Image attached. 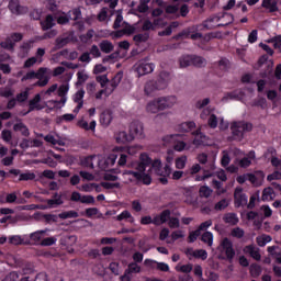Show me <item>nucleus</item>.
<instances>
[{
    "label": "nucleus",
    "instance_id": "nucleus-61",
    "mask_svg": "<svg viewBox=\"0 0 281 281\" xmlns=\"http://www.w3.org/2000/svg\"><path fill=\"white\" fill-rule=\"evenodd\" d=\"M10 245H23V238L19 235H13L9 237Z\"/></svg>",
    "mask_w": 281,
    "mask_h": 281
},
{
    "label": "nucleus",
    "instance_id": "nucleus-29",
    "mask_svg": "<svg viewBox=\"0 0 281 281\" xmlns=\"http://www.w3.org/2000/svg\"><path fill=\"white\" fill-rule=\"evenodd\" d=\"M249 273L251 278H260L262 274V267L258 263H251L249 267Z\"/></svg>",
    "mask_w": 281,
    "mask_h": 281
},
{
    "label": "nucleus",
    "instance_id": "nucleus-35",
    "mask_svg": "<svg viewBox=\"0 0 281 281\" xmlns=\"http://www.w3.org/2000/svg\"><path fill=\"white\" fill-rule=\"evenodd\" d=\"M148 113H157L158 111H161V108H159V101L157 99H154L149 103H147L146 106Z\"/></svg>",
    "mask_w": 281,
    "mask_h": 281
},
{
    "label": "nucleus",
    "instance_id": "nucleus-26",
    "mask_svg": "<svg viewBox=\"0 0 281 281\" xmlns=\"http://www.w3.org/2000/svg\"><path fill=\"white\" fill-rule=\"evenodd\" d=\"M115 139L117 144H128V142H133V136L123 131L116 134Z\"/></svg>",
    "mask_w": 281,
    "mask_h": 281
},
{
    "label": "nucleus",
    "instance_id": "nucleus-38",
    "mask_svg": "<svg viewBox=\"0 0 281 281\" xmlns=\"http://www.w3.org/2000/svg\"><path fill=\"white\" fill-rule=\"evenodd\" d=\"M201 240L202 243H205L206 245H209V247H212L214 243V235L212 234V232H205L202 234Z\"/></svg>",
    "mask_w": 281,
    "mask_h": 281
},
{
    "label": "nucleus",
    "instance_id": "nucleus-9",
    "mask_svg": "<svg viewBox=\"0 0 281 281\" xmlns=\"http://www.w3.org/2000/svg\"><path fill=\"white\" fill-rule=\"evenodd\" d=\"M160 111H166V109H172L173 104H177V97H159L157 98Z\"/></svg>",
    "mask_w": 281,
    "mask_h": 281
},
{
    "label": "nucleus",
    "instance_id": "nucleus-49",
    "mask_svg": "<svg viewBox=\"0 0 281 281\" xmlns=\"http://www.w3.org/2000/svg\"><path fill=\"white\" fill-rule=\"evenodd\" d=\"M217 67L222 71H227V69H229V59H227V58L220 59V61L217 63Z\"/></svg>",
    "mask_w": 281,
    "mask_h": 281
},
{
    "label": "nucleus",
    "instance_id": "nucleus-13",
    "mask_svg": "<svg viewBox=\"0 0 281 281\" xmlns=\"http://www.w3.org/2000/svg\"><path fill=\"white\" fill-rule=\"evenodd\" d=\"M244 254H249L250 258L259 262L262 259V255H260V248H256V245L250 244L244 247Z\"/></svg>",
    "mask_w": 281,
    "mask_h": 281
},
{
    "label": "nucleus",
    "instance_id": "nucleus-57",
    "mask_svg": "<svg viewBox=\"0 0 281 281\" xmlns=\"http://www.w3.org/2000/svg\"><path fill=\"white\" fill-rule=\"evenodd\" d=\"M34 43H36V40H30L27 42L22 43L21 50L22 52H30L33 47Z\"/></svg>",
    "mask_w": 281,
    "mask_h": 281
},
{
    "label": "nucleus",
    "instance_id": "nucleus-60",
    "mask_svg": "<svg viewBox=\"0 0 281 281\" xmlns=\"http://www.w3.org/2000/svg\"><path fill=\"white\" fill-rule=\"evenodd\" d=\"M93 30H89L86 34L80 35L81 43H88L93 38Z\"/></svg>",
    "mask_w": 281,
    "mask_h": 281
},
{
    "label": "nucleus",
    "instance_id": "nucleus-24",
    "mask_svg": "<svg viewBox=\"0 0 281 281\" xmlns=\"http://www.w3.org/2000/svg\"><path fill=\"white\" fill-rule=\"evenodd\" d=\"M13 131L15 133H21L23 137H27L30 135V128L23 122H18L13 125Z\"/></svg>",
    "mask_w": 281,
    "mask_h": 281
},
{
    "label": "nucleus",
    "instance_id": "nucleus-33",
    "mask_svg": "<svg viewBox=\"0 0 281 281\" xmlns=\"http://www.w3.org/2000/svg\"><path fill=\"white\" fill-rule=\"evenodd\" d=\"M78 126H80V128H83V131H95L97 123L95 121H91L89 124V122L81 120L78 122Z\"/></svg>",
    "mask_w": 281,
    "mask_h": 281
},
{
    "label": "nucleus",
    "instance_id": "nucleus-64",
    "mask_svg": "<svg viewBox=\"0 0 281 281\" xmlns=\"http://www.w3.org/2000/svg\"><path fill=\"white\" fill-rule=\"evenodd\" d=\"M19 280V272L12 271L9 274H7L2 281H16Z\"/></svg>",
    "mask_w": 281,
    "mask_h": 281
},
{
    "label": "nucleus",
    "instance_id": "nucleus-41",
    "mask_svg": "<svg viewBox=\"0 0 281 281\" xmlns=\"http://www.w3.org/2000/svg\"><path fill=\"white\" fill-rule=\"evenodd\" d=\"M192 56V66L193 67H205V58L196 55Z\"/></svg>",
    "mask_w": 281,
    "mask_h": 281
},
{
    "label": "nucleus",
    "instance_id": "nucleus-19",
    "mask_svg": "<svg viewBox=\"0 0 281 281\" xmlns=\"http://www.w3.org/2000/svg\"><path fill=\"white\" fill-rule=\"evenodd\" d=\"M40 25L43 32H47V30H52V27H56V20H54V15L47 14L45 20L40 22Z\"/></svg>",
    "mask_w": 281,
    "mask_h": 281
},
{
    "label": "nucleus",
    "instance_id": "nucleus-5",
    "mask_svg": "<svg viewBox=\"0 0 281 281\" xmlns=\"http://www.w3.org/2000/svg\"><path fill=\"white\" fill-rule=\"evenodd\" d=\"M47 68H38L37 71H35V79L37 80L33 87H47L49 83V77L46 76Z\"/></svg>",
    "mask_w": 281,
    "mask_h": 281
},
{
    "label": "nucleus",
    "instance_id": "nucleus-37",
    "mask_svg": "<svg viewBox=\"0 0 281 281\" xmlns=\"http://www.w3.org/2000/svg\"><path fill=\"white\" fill-rule=\"evenodd\" d=\"M179 63L182 69L186 67H192V55H183L180 57Z\"/></svg>",
    "mask_w": 281,
    "mask_h": 281
},
{
    "label": "nucleus",
    "instance_id": "nucleus-17",
    "mask_svg": "<svg viewBox=\"0 0 281 281\" xmlns=\"http://www.w3.org/2000/svg\"><path fill=\"white\" fill-rule=\"evenodd\" d=\"M154 265H157L156 269H158V271H164L165 273H168V271H170V266H168V263L166 262H157L153 259H145L144 265L146 267H153Z\"/></svg>",
    "mask_w": 281,
    "mask_h": 281
},
{
    "label": "nucleus",
    "instance_id": "nucleus-27",
    "mask_svg": "<svg viewBox=\"0 0 281 281\" xmlns=\"http://www.w3.org/2000/svg\"><path fill=\"white\" fill-rule=\"evenodd\" d=\"M223 221L227 225H238V223H239V218H238V215L236 213H226V214H224Z\"/></svg>",
    "mask_w": 281,
    "mask_h": 281
},
{
    "label": "nucleus",
    "instance_id": "nucleus-22",
    "mask_svg": "<svg viewBox=\"0 0 281 281\" xmlns=\"http://www.w3.org/2000/svg\"><path fill=\"white\" fill-rule=\"evenodd\" d=\"M196 128V123L194 121L183 122L178 125L179 133H192Z\"/></svg>",
    "mask_w": 281,
    "mask_h": 281
},
{
    "label": "nucleus",
    "instance_id": "nucleus-4",
    "mask_svg": "<svg viewBox=\"0 0 281 281\" xmlns=\"http://www.w3.org/2000/svg\"><path fill=\"white\" fill-rule=\"evenodd\" d=\"M130 136L133 139H144V124L139 121H134L130 124Z\"/></svg>",
    "mask_w": 281,
    "mask_h": 281
},
{
    "label": "nucleus",
    "instance_id": "nucleus-53",
    "mask_svg": "<svg viewBox=\"0 0 281 281\" xmlns=\"http://www.w3.org/2000/svg\"><path fill=\"white\" fill-rule=\"evenodd\" d=\"M27 98H30V92L27 90L20 92L15 97L16 102H26Z\"/></svg>",
    "mask_w": 281,
    "mask_h": 281
},
{
    "label": "nucleus",
    "instance_id": "nucleus-55",
    "mask_svg": "<svg viewBox=\"0 0 281 281\" xmlns=\"http://www.w3.org/2000/svg\"><path fill=\"white\" fill-rule=\"evenodd\" d=\"M122 78H124V74L122 71H119L114 78L112 79V87L113 89L117 88V85L122 82Z\"/></svg>",
    "mask_w": 281,
    "mask_h": 281
},
{
    "label": "nucleus",
    "instance_id": "nucleus-58",
    "mask_svg": "<svg viewBox=\"0 0 281 281\" xmlns=\"http://www.w3.org/2000/svg\"><path fill=\"white\" fill-rule=\"evenodd\" d=\"M42 247H52V245H56L55 237H46L41 241Z\"/></svg>",
    "mask_w": 281,
    "mask_h": 281
},
{
    "label": "nucleus",
    "instance_id": "nucleus-56",
    "mask_svg": "<svg viewBox=\"0 0 281 281\" xmlns=\"http://www.w3.org/2000/svg\"><path fill=\"white\" fill-rule=\"evenodd\" d=\"M199 236H201L199 228H196L193 232H190L188 236V243H196V238H199Z\"/></svg>",
    "mask_w": 281,
    "mask_h": 281
},
{
    "label": "nucleus",
    "instance_id": "nucleus-6",
    "mask_svg": "<svg viewBox=\"0 0 281 281\" xmlns=\"http://www.w3.org/2000/svg\"><path fill=\"white\" fill-rule=\"evenodd\" d=\"M69 43H74V34L69 32L64 33L55 40V49H63V47H67Z\"/></svg>",
    "mask_w": 281,
    "mask_h": 281
},
{
    "label": "nucleus",
    "instance_id": "nucleus-10",
    "mask_svg": "<svg viewBox=\"0 0 281 281\" xmlns=\"http://www.w3.org/2000/svg\"><path fill=\"white\" fill-rule=\"evenodd\" d=\"M153 71H155V64L153 63L139 61L136 66V72L138 74V77L153 74Z\"/></svg>",
    "mask_w": 281,
    "mask_h": 281
},
{
    "label": "nucleus",
    "instance_id": "nucleus-8",
    "mask_svg": "<svg viewBox=\"0 0 281 281\" xmlns=\"http://www.w3.org/2000/svg\"><path fill=\"white\" fill-rule=\"evenodd\" d=\"M151 168L155 171V175H172V168H170V165H166L164 168L161 167V160L156 159V160H151L150 164Z\"/></svg>",
    "mask_w": 281,
    "mask_h": 281
},
{
    "label": "nucleus",
    "instance_id": "nucleus-59",
    "mask_svg": "<svg viewBox=\"0 0 281 281\" xmlns=\"http://www.w3.org/2000/svg\"><path fill=\"white\" fill-rule=\"evenodd\" d=\"M268 43H272L274 49H280L281 48V35L274 36L270 40H268Z\"/></svg>",
    "mask_w": 281,
    "mask_h": 281
},
{
    "label": "nucleus",
    "instance_id": "nucleus-52",
    "mask_svg": "<svg viewBox=\"0 0 281 281\" xmlns=\"http://www.w3.org/2000/svg\"><path fill=\"white\" fill-rule=\"evenodd\" d=\"M15 45L16 44L10 37H8L4 42L1 43V47H3L4 49H9V50L14 49Z\"/></svg>",
    "mask_w": 281,
    "mask_h": 281
},
{
    "label": "nucleus",
    "instance_id": "nucleus-50",
    "mask_svg": "<svg viewBox=\"0 0 281 281\" xmlns=\"http://www.w3.org/2000/svg\"><path fill=\"white\" fill-rule=\"evenodd\" d=\"M193 258H200V260H207V250L205 249H196Z\"/></svg>",
    "mask_w": 281,
    "mask_h": 281
},
{
    "label": "nucleus",
    "instance_id": "nucleus-1",
    "mask_svg": "<svg viewBox=\"0 0 281 281\" xmlns=\"http://www.w3.org/2000/svg\"><path fill=\"white\" fill-rule=\"evenodd\" d=\"M170 82V72L162 70L157 80H149L145 83L144 92L146 95H153L155 91H161L168 87Z\"/></svg>",
    "mask_w": 281,
    "mask_h": 281
},
{
    "label": "nucleus",
    "instance_id": "nucleus-47",
    "mask_svg": "<svg viewBox=\"0 0 281 281\" xmlns=\"http://www.w3.org/2000/svg\"><path fill=\"white\" fill-rule=\"evenodd\" d=\"M168 226L170 227V229H179V227H181L179 217H170L168 222Z\"/></svg>",
    "mask_w": 281,
    "mask_h": 281
},
{
    "label": "nucleus",
    "instance_id": "nucleus-43",
    "mask_svg": "<svg viewBox=\"0 0 281 281\" xmlns=\"http://www.w3.org/2000/svg\"><path fill=\"white\" fill-rule=\"evenodd\" d=\"M192 34V29H186L182 32L173 36L175 41H181V38H190Z\"/></svg>",
    "mask_w": 281,
    "mask_h": 281
},
{
    "label": "nucleus",
    "instance_id": "nucleus-31",
    "mask_svg": "<svg viewBox=\"0 0 281 281\" xmlns=\"http://www.w3.org/2000/svg\"><path fill=\"white\" fill-rule=\"evenodd\" d=\"M125 273L128 276H133V273H142V267L135 262H130L127 269H125Z\"/></svg>",
    "mask_w": 281,
    "mask_h": 281
},
{
    "label": "nucleus",
    "instance_id": "nucleus-36",
    "mask_svg": "<svg viewBox=\"0 0 281 281\" xmlns=\"http://www.w3.org/2000/svg\"><path fill=\"white\" fill-rule=\"evenodd\" d=\"M148 38H150V33L145 32V33H138V34L134 35L133 41L136 44H139V43H146L148 41Z\"/></svg>",
    "mask_w": 281,
    "mask_h": 281
},
{
    "label": "nucleus",
    "instance_id": "nucleus-21",
    "mask_svg": "<svg viewBox=\"0 0 281 281\" xmlns=\"http://www.w3.org/2000/svg\"><path fill=\"white\" fill-rule=\"evenodd\" d=\"M95 155L81 157L79 160V165H81L82 168H89L90 170H93L95 168L93 166V159H95Z\"/></svg>",
    "mask_w": 281,
    "mask_h": 281
},
{
    "label": "nucleus",
    "instance_id": "nucleus-54",
    "mask_svg": "<svg viewBox=\"0 0 281 281\" xmlns=\"http://www.w3.org/2000/svg\"><path fill=\"white\" fill-rule=\"evenodd\" d=\"M80 203H85L86 205H95V198H93V195H82Z\"/></svg>",
    "mask_w": 281,
    "mask_h": 281
},
{
    "label": "nucleus",
    "instance_id": "nucleus-25",
    "mask_svg": "<svg viewBox=\"0 0 281 281\" xmlns=\"http://www.w3.org/2000/svg\"><path fill=\"white\" fill-rule=\"evenodd\" d=\"M278 246H269L267 248L268 254L273 258L277 265H281V250H277Z\"/></svg>",
    "mask_w": 281,
    "mask_h": 281
},
{
    "label": "nucleus",
    "instance_id": "nucleus-34",
    "mask_svg": "<svg viewBox=\"0 0 281 281\" xmlns=\"http://www.w3.org/2000/svg\"><path fill=\"white\" fill-rule=\"evenodd\" d=\"M116 221H127V223H135V217L127 211H123L116 216Z\"/></svg>",
    "mask_w": 281,
    "mask_h": 281
},
{
    "label": "nucleus",
    "instance_id": "nucleus-51",
    "mask_svg": "<svg viewBox=\"0 0 281 281\" xmlns=\"http://www.w3.org/2000/svg\"><path fill=\"white\" fill-rule=\"evenodd\" d=\"M231 235L233 238H243L245 236V231L240 227H235L232 229Z\"/></svg>",
    "mask_w": 281,
    "mask_h": 281
},
{
    "label": "nucleus",
    "instance_id": "nucleus-62",
    "mask_svg": "<svg viewBox=\"0 0 281 281\" xmlns=\"http://www.w3.org/2000/svg\"><path fill=\"white\" fill-rule=\"evenodd\" d=\"M280 179H281V172L278 170L267 176V181H280Z\"/></svg>",
    "mask_w": 281,
    "mask_h": 281
},
{
    "label": "nucleus",
    "instance_id": "nucleus-44",
    "mask_svg": "<svg viewBox=\"0 0 281 281\" xmlns=\"http://www.w3.org/2000/svg\"><path fill=\"white\" fill-rule=\"evenodd\" d=\"M188 162V156H181L176 159V168L178 170H183L186 168V164Z\"/></svg>",
    "mask_w": 281,
    "mask_h": 281
},
{
    "label": "nucleus",
    "instance_id": "nucleus-7",
    "mask_svg": "<svg viewBox=\"0 0 281 281\" xmlns=\"http://www.w3.org/2000/svg\"><path fill=\"white\" fill-rule=\"evenodd\" d=\"M248 196L243 192V188H236L234 192L235 207L247 206Z\"/></svg>",
    "mask_w": 281,
    "mask_h": 281
},
{
    "label": "nucleus",
    "instance_id": "nucleus-15",
    "mask_svg": "<svg viewBox=\"0 0 281 281\" xmlns=\"http://www.w3.org/2000/svg\"><path fill=\"white\" fill-rule=\"evenodd\" d=\"M46 203L48 207H56L58 205H63L65 202L63 201V195H60L58 192H55L53 194V199L46 200ZM42 210H47V206H43Z\"/></svg>",
    "mask_w": 281,
    "mask_h": 281
},
{
    "label": "nucleus",
    "instance_id": "nucleus-42",
    "mask_svg": "<svg viewBox=\"0 0 281 281\" xmlns=\"http://www.w3.org/2000/svg\"><path fill=\"white\" fill-rule=\"evenodd\" d=\"M178 25L179 24L177 22H172L164 31L158 32V36H170L172 34V29L177 27Z\"/></svg>",
    "mask_w": 281,
    "mask_h": 281
},
{
    "label": "nucleus",
    "instance_id": "nucleus-32",
    "mask_svg": "<svg viewBox=\"0 0 281 281\" xmlns=\"http://www.w3.org/2000/svg\"><path fill=\"white\" fill-rule=\"evenodd\" d=\"M68 18L70 19V21H80V19H82V11L80 10V8H75L68 11Z\"/></svg>",
    "mask_w": 281,
    "mask_h": 281
},
{
    "label": "nucleus",
    "instance_id": "nucleus-63",
    "mask_svg": "<svg viewBox=\"0 0 281 281\" xmlns=\"http://www.w3.org/2000/svg\"><path fill=\"white\" fill-rule=\"evenodd\" d=\"M228 205H229V203L227 202V200H226V199H223V200H221L220 202H217V203L215 204V210H217V211L221 212V211L227 209Z\"/></svg>",
    "mask_w": 281,
    "mask_h": 281
},
{
    "label": "nucleus",
    "instance_id": "nucleus-28",
    "mask_svg": "<svg viewBox=\"0 0 281 281\" xmlns=\"http://www.w3.org/2000/svg\"><path fill=\"white\" fill-rule=\"evenodd\" d=\"M99 47L103 54H111V52L114 49L113 43H111L109 40L101 41Z\"/></svg>",
    "mask_w": 281,
    "mask_h": 281
},
{
    "label": "nucleus",
    "instance_id": "nucleus-3",
    "mask_svg": "<svg viewBox=\"0 0 281 281\" xmlns=\"http://www.w3.org/2000/svg\"><path fill=\"white\" fill-rule=\"evenodd\" d=\"M222 251H224L226 256V260L232 262L236 256V250H234V243L231 241L229 238L225 237L220 245Z\"/></svg>",
    "mask_w": 281,
    "mask_h": 281
},
{
    "label": "nucleus",
    "instance_id": "nucleus-40",
    "mask_svg": "<svg viewBox=\"0 0 281 281\" xmlns=\"http://www.w3.org/2000/svg\"><path fill=\"white\" fill-rule=\"evenodd\" d=\"M149 2L150 0H139V4L137 5V12H139L140 14H146V12H148L149 10Z\"/></svg>",
    "mask_w": 281,
    "mask_h": 281
},
{
    "label": "nucleus",
    "instance_id": "nucleus-45",
    "mask_svg": "<svg viewBox=\"0 0 281 281\" xmlns=\"http://www.w3.org/2000/svg\"><path fill=\"white\" fill-rule=\"evenodd\" d=\"M98 214H100V210L98 207H88L85 211V216H87V218H93V216H98Z\"/></svg>",
    "mask_w": 281,
    "mask_h": 281
},
{
    "label": "nucleus",
    "instance_id": "nucleus-30",
    "mask_svg": "<svg viewBox=\"0 0 281 281\" xmlns=\"http://www.w3.org/2000/svg\"><path fill=\"white\" fill-rule=\"evenodd\" d=\"M274 198H276V192L273 191V188L268 187L263 189L262 195H261L262 201H273Z\"/></svg>",
    "mask_w": 281,
    "mask_h": 281
},
{
    "label": "nucleus",
    "instance_id": "nucleus-20",
    "mask_svg": "<svg viewBox=\"0 0 281 281\" xmlns=\"http://www.w3.org/2000/svg\"><path fill=\"white\" fill-rule=\"evenodd\" d=\"M43 106H41V94H35L33 99L29 101V111L27 113H32V111H42Z\"/></svg>",
    "mask_w": 281,
    "mask_h": 281
},
{
    "label": "nucleus",
    "instance_id": "nucleus-18",
    "mask_svg": "<svg viewBox=\"0 0 281 281\" xmlns=\"http://www.w3.org/2000/svg\"><path fill=\"white\" fill-rule=\"evenodd\" d=\"M194 136L193 144L194 146H205V142L207 140V136L201 132V128L192 132Z\"/></svg>",
    "mask_w": 281,
    "mask_h": 281
},
{
    "label": "nucleus",
    "instance_id": "nucleus-14",
    "mask_svg": "<svg viewBox=\"0 0 281 281\" xmlns=\"http://www.w3.org/2000/svg\"><path fill=\"white\" fill-rule=\"evenodd\" d=\"M171 212L169 209L164 210L160 214L155 216V225L156 227H159V225H164L170 221Z\"/></svg>",
    "mask_w": 281,
    "mask_h": 281
},
{
    "label": "nucleus",
    "instance_id": "nucleus-23",
    "mask_svg": "<svg viewBox=\"0 0 281 281\" xmlns=\"http://www.w3.org/2000/svg\"><path fill=\"white\" fill-rule=\"evenodd\" d=\"M261 8L268 10L270 13L278 12V1L277 0H262Z\"/></svg>",
    "mask_w": 281,
    "mask_h": 281
},
{
    "label": "nucleus",
    "instance_id": "nucleus-16",
    "mask_svg": "<svg viewBox=\"0 0 281 281\" xmlns=\"http://www.w3.org/2000/svg\"><path fill=\"white\" fill-rule=\"evenodd\" d=\"M111 122H113V111L104 110L100 114V124H101V126H104V128H106V126H109L111 124Z\"/></svg>",
    "mask_w": 281,
    "mask_h": 281
},
{
    "label": "nucleus",
    "instance_id": "nucleus-39",
    "mask_svg": "<svg viewBox=\"0 0 281 281\" xmlns=\"http://www.w3.org/2000/svg\"><path fill=\"white\" fill-rule=\"evenodd\" d=\"M192 269H194V266L192 263L176 266V271L180 273H186V274L191 273Z\"/></svg>",
    "mask_w": 281,
    "mask_h": 281
},
{
    "label": "nucleus",
    "instance_id": "nucleus-2",
    "mask_svg": "<svg viewBox=\"0 0 281 281\" xmlns=\"http://www.w3.org/2000/svg\"><path fill=\"white\" fill-rule=\"evenodd\" d=\"M231 131L233 139L235 142H241L245 137V133H251V131H254V125L245 121L234 122L231 125Z\"/></svg>",
    "mask_w": 281,
    "mask_h": 281
},
{
    "label": "nucleus",
    "instance_id": "nucleus-12",
    "mask_svg": "<svg viewBox=\"0 0 281 281\" xmlns=\"http://www.w3.org/2000/svg\"><path fill=\"white\" fill-rule=\"evenodd\" d=\"M9 10L12 14H27V7H23L19 3V0H10L9 1Z\"/></svg>",
    "mask_w": 281,
    "mask_h": 281
},
{
    "label": "nucleus",
    "instance_id": "nucleus-11",
    "mask_svg": "<svg viewBox=\"0 0 281 281\" xmlns=\"http://www.w3.org/2000/svg\"><path fill=\"white\" fill-rule=\"evenodd\" d=\"M9 175L19 177V181H34V179H36V173L31 171L21 173L20 169H10Z\"/></svg>",
    "mask_w": 281,
    "mask_h": 281
},
{
    "label": "nucleus",
    "instance_id": "nucleus-48",
    "mask_svg": "<svg viewBox=\"0 0 281 281\" xmlns=\"http://www.w3.org/2000/svg\"><path fill=\"white\" fill-rule=\"evenodd\" d=\"M210 128H216L218 126V117L216 114H211L207 120Z\"/></svg>",
    "mask_w": 281,
    "mask_h": 281
},
{
    "label": "nucleus",
    "instance_id": "nucleus-46",
    "mask_svg": "<svg viewBox=\"0 0 281 281\" xmlns=\"http://www.w3.org/2000/svg\"><path fill=\"white\" fill-rule=\"evenodd\" d=\"M143 32H155V24L154 22H150V20H145L142 25Z\"/></svg>",
    "mask_w": 281,
    "mask_h": 281
}]
</instances>
